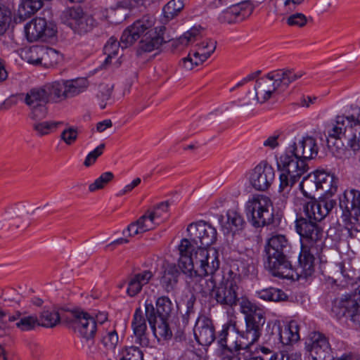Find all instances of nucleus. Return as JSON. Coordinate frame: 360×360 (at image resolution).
<instances>
[{
  "label": "nucleus",
  "mask_w": 360,
  "mask_h": 360,
  "mask_svg": "<svg viewBox=\"0 0 360 360\" xmlns=\"http://www.w3.org/2000/svg\"><path fill=\"white\" fill-rule=\"evenodd\" d=\"M153 277V274L149 270H145L134 274L129 281L127 290L130 297H134L141 292L144 285L147 284Z\"/></svg>",
  "instance_id": "obj_32"
},
{
  "label": "nucleus",
  "mask_w": 360,
  "mask_h": 360,
  "mask_svg": "<svg viewBox=\"0 0 360 360\" xmlns=\"http://www.w3.org/2000/svg\"><path fill=\"white\" fill-rule=\"evenodd\" d=\"M120 46L122 47L121 41L118 42L115 37H110L108 39L103 49L104 53L107 55L104 61L105 65L110 63L112 59L115 58L119 54Z\"/></svg>",
  "instance_id": "obj_46"
},
{
  "label": "nucleus",
  "mask_w": 360,
  "mask_h": 360,
  "mask_svg": "<svg viewBox=\"0 0 360 360\" xmlns=\"http://www.w3.org/2000/svg\"><path fill=\"white\" fill-rule=\"evenodd\" d=\"M145 314L154 335L157 338L160 337L164 340L172 338V332L169 327L167 319H157L155 307L151 301L146 300L145 302Z\"/></svg>",
  "instance_id": "obj_22"
},
{
  "label": "nucleus",
  "mask_w": 360,
  "mask_h": 360,
  "mask_svg": "<svg viewBox=\"0 0 360 360\" xmlns=\"http://www.w3.org/2000/svg\"><path fill=\"white\" fill-rule=\"evenodd\" d=\"M203 28L200 26H194L184 32L179 38L172 41L173 46L182 45L188 46L202 37Z\"/></svg>",
  "instance_id": "obj_36"
},
{
  "label": "nucleus",
  "mask_w": 360,
  "mask_h": 360,
  "mask_svg": "<svg viewBox=\"0 0 360 360\" xmlns=\"http://www.w3.org/2000/svg\"><path fill=\"white\" fill-rule=\"evenodd\" d=\"M240 309L245 315L246 328L245 331L238 332L240 335L238 345L249 347L258 340L266 319L263 309L247 298H242Z\"/></svg>",
  "instance_id": "obj_7"
},
{
  "label": "nucleus",
  "mask_w": 360,
  "mask_h": 360,
  "mask_svg": "<svg viewBox=\"0 0 360 360\" xmlns=\"http://www.w3.org/2000/svg\"><path fill=\"white\" fill-rule=\"evenodd\" d=\"M238 269L241 271V274L248 275L249 274H254L257 264V260L254 257V252L249 251L248 255H242L238 260Z\"/></svg>",
  "instance_id": "obj_40"
},
{
  "label": "nucleus",
  "mask_w": 360,
  "mask_h": 360,
  "mask_svg": "<svg viewBox=\"0 0 360 360\" xmlns=\"http://www.w3.org/2000/svg\"><path fill=\"white\" fill-rule=\"evenodd\" d=\"M105 148V144L101 143L97 146L93 151L90 152L84 162L86 167L92 165L97 160V158L102 155Z\"/></svg>",
  "instance_id": "obj_56"
},
{
  "label": "nucleus",
  "mask_w": 360,
  "mask_h": 360,
  "mask_svg": "<svg viewBox=\"0 0 360 360\" xmlns=\"http://www.w3.org/2000/svg\"><path fill=\"white\" fill-rule=\"evenodd\" d=\"M160 224L159 221H154V214H149L147 211L143 215L140 217L136 221L131 223L123 231L125 235L134 237L139 234H142L145 232L153 230L157 226Z\"/></svg>",
  "instance_id": "obj_27"
},
{
  "label": "nucleus",
  "mask_w": 360,
  "mask_h": 360,
  "mask_svg": "<svg viewBox=\"0 0 360 360\" xmlns=\"http://www.w3.org/2000/svg\"><path fill=\"white\" fill-rule=\"evenodd\" d=\"M153 25L154 20L152 17L143 16L127 27L121 36L122 49H127L139 39H141L145 35L156 30Z\"/></svg>",
  "instance_id": "obj_16"
},
{
  "label": "nucleus",
  "mask_w": 360,
  "mask_h": 360,
  "mask_svg": "<svg viewBox=\"0 0 360 360\" xmlns=\"http://www.w3.org/2000/svg\"><path fill=\"white\" fill-rule=\"evenodd\" d=\"M143 352L138 347L125 346L118 354L119 360H144Z\"/></svg>",
  "instance_id": "obj_44"
},
{
  "label": "nucleus",
  "mask_w": 360,
  "mask_h": 360,
  "mask_svg": "<svg viewBox=\"0 0 360 360\" xmlns=\"http://www.w3.org/2000/svg\"><path fill=\"white\" fill-rule=\"evenodd\" d=\"M274 328H276L281 342L283 345H290L300 340L299 325L297 321H291L288 324L281 327L279 323H274Z\"/></svg>",
  "instance_id": "obj_30"
},
{
  "label": "nucleus",
  "mask_w": 360,
  "mask_h": 360,
  "mask_svg": "<svg viewBox=\"0 0 360 360\" xmlns=\"http://www.w3.org/2000/svg\"><path fill=\"white\" fill-rule=\"evenodd\" d=\"M236 275L229 271L227 275L221 274L219 282L214 292L212 298L217 304L224 307H233L239 301L238 285Z\"/></svg>",
  "instance_id": "obj_12"
},
{
  "label": "nucleus",
  "mask_w": 360,
  "mask_h": 360,
  "mask_svg": "<svg viewBox=\"0 0 360 360\" xmlns=\"http://www.w3.org/2000/svg\"><path fill=\"white\" fill-rule=\"evenodd\" d=\"M240 309L245 315L246 328L245 331L238 332L240 335L238 345L249 347L258 340L266 319L263 309L247 298H242Z\"/></svg>",
  "instance_id": "obj_8"
},
{
  "label": "nucleus",
  "mask_w": 360,
  "mask_h": 360,
  "mask_svg": "<svg viewBox=\"0 0 360 360\" xmlns=\"http://www.w3.org/2000/svg\"><path fill=\"white\" fill-rule=\"evenodd\" d=\"M253 9L251 1H244L229 6L220 14L219 19L221 22L227 23L242 21L251 15Z\"/></svg>",
  "instance_id": "obj_25"
},
{
  "label": "nucleus",
  "mask_w": 360,
  "mask_h": 360,
  "mask_svg": "<svg viewBox=\"0 0 360 360\" xmlns=\"http://www.w3.org/2000/svg\"><path fill=\"white\" fill-rule=\"evenodd\" d=\"M290 244L285 235L274 234L265 246V267L272 276L287 278L290 275L292 265L288 257Z\"/></svg>",
  "instance_id": "obj_3"
},
{
  "label": "nucleus",
  "mask_w": 360,
  "mask_h": 360,
  "mask_svg": "<svg viewBox=\"0 0 360 360\" xmlns=\"http://www.w3.org/2000/svg\"><path fill=\"white\" fill-rule=\"evenodd\" d=\"M119 342V337L117 331L112 330L106 332L101 337V342L106 352H111L115 350Z\"/></svg>",
  "instance_id": "obj_47"
},
{
  "label": "nucleus",
  "mask_w": 360,
  "mask_h": 360,
  "mask_svg": "<svg viewBox=\"0 0 360 360\" xmlns=\"http://www.w3.org/2000/svg\"><path fill=\"white\" fill-rule=\"evenodd\" d=\"M336 202L330 199L315 200L314 198L305 203L304 212L307 219L320 221L334 208Z\"/></svg>",
  "instance_id": "obj_21"
},
{
  "label": "nucleus",
  "mask_w": 360,
  "mask_h": 360,
  "mask_svg": "<svg viewBox=\"0 0 360 360\" xmlns=\"http://www.w3.org/2000/svg\"><path fill=\"white\" fill-rule=\"evenodd\" d=\"M11 21V10L4 4L0 3V36L6 32Z\"/></svg>",
  "instance_id": "obj_52"
},
{
  "label": "nucleus",
  "mask_w": 360,
  "mask_h": 360,
  "mask_svg": "<svg viewBox=\"0 0 360 360\" xmlns=\"http://www.w3.org/2000/svg\"><path fill=\"white\" fill-rule=\"evenodd\" d=\"M25 32L27 40L32 42L53 37L56 33V28L53 23L48 22L44 18H36L26 24Z\"/></svg>",
  "instance_id": "obj_19"
},
{
  "label": "nucleus",
  "mask_w": 360,
  "mask_h": 360,
  "mask_svg": "<svg viewBox=\"0 0 360 360\" xmlns=\"http://www.w3.org/2000/svg\"><path fill=\"white\" fill-rule=\"evenodd\" d=\"M114 177V174L111 172L103 173L98 179L89 186L90 192H95L98 190L103 189Z\"/></svg>",
  "instance_id": "obj_51"
},
{
  "label": "nucleus",
  "mask_w": 360,
  "mask_h": 360,
  "mask_svg": "<svg viewBox=\"0 0 360 360\" xmlns=\"http://www.w3.org/2000/svg\"><path fill=\"white\" fill-rule=\"evenodd\" d=\"M179 277V271L175 266H167L160 279V285L164 290L167 292H172L174 290Z\"/></svg>",
  "instance_id": "obj_34"
},
{
  "label": "nucleus",
  "mask_w": 360,
  "mask_h": 360,
  "mask_svg": "<svg viewBox=\"0 0 360 360\" xmlns=\"http://www.w3.org/2000/svg\"><path fill=\"white\" fill-rule=\"evenodd\" d=\"M245 211L249 222L255 228H261L274 221L273 202L269 197L255 194L245 203Z\"/></svg>",
  "instance_id": "obj_9"
},
{
  "label": "nucleus",
  "mask_w": 360,
  "mask_h": 360,
  "mask_svg": "<svg viewBox=\"0 0 360 360\" xmlns=\"http://www.w3.org/2000/svg\"><path fill=\"white\" fill-rule=\"evenodd\" d=\"M240 349L234 353L226 354L222 357V360H245L248 352H240Z\"/></svg>",
  "instance_id": "obj_64"
},
{
  "label": "nucleus",
  "mask_w": 360,
  "mask_h": 360,
  "mask_svg": "<svg viewBox=\"0 0 360 360\" xmlns=\"http://www.w3.org/2000/svg\"><path fill=\"white\" fill-rule=\"evenodd\" d=\"M15 326L22 331H29L39 326V319L35 315L20 316Z\"/></svg>",
  "instance_id": "obj_50"
},
{
  "label": "nucleus",
  "mask_w": 360,
  "mask_h": 360,
  "mask_svg": "<svg viewBox=\"0 0 360 360\" xmlns=\"http://www.w3.org/2000/svg\"><path fill=\"white\" fill-rule=\"evenodd\" d=\"M131 327L135 337V343L141 347H148L150 344L149 339L146 335L147 326L143 311L140 307L137 308L134 314L131 322Z\"/></svg>",
  "instance_id": "obj_29"
},
{
  "label": "nucleus",
  "mask_w": 360,
  "mask_h": 360,
  "mask_svg": "<svg viewBox=\"0 0 360 360\" xmlns=\"http://www.w3.org/2000/svg\"><path fill=\"white\" fill-rule=\"evenodd\" d=\"M156 308H155V315L157 319H167L173 309L174 306L168 297L161 296L156 300Z\"/></svg>",
  "instance_id": "obj_39"
},
{
  "label": "nucleus",
  "mask_w": 360,
  "mask_h": 360,
  "mask_svg": "<svg viewBox=\"0 0 360 360\" xmlns=\"http://www.w3.org/2000/svg\"><path fill=\"white\" fill-rule=\"evenodd\" d=\"M89 82L85 78L61 79L44 86L33 88L25 96L24 102L29 107V117L33 120H41L48 114L49 102L59 103L84 92Z\"/></svg>",
  "instance_id": "obj_1"
},
{
  "label": "nucleus",
  "mask_w": 360,
  "mask_h": 360,
  "mask_svg": "<svg viewBox=\"0 0 360 360\" xmlns=\"http://www.w3.org/2000/svg\"><path fill=\"white\" fill-rule=\"evenodd\" d=\"M314 250L315 248L302 246L299 256V266L300 274L307 277L312 274L314 270Z\"/></svg>",
  "instance_id": "obj_31"
},
{
  "label": "nucleus",
  "mask_w": 360,
  "mask_h": 360,
  "mask_svg": "<svg viewBox=\"0 0 360 360\" xmlns=\"http://www.w3.org/2000/svg\"><path fill=\"white\" fill-rule=\"evenodd\" d=\"M41 52L42 53L40 55L41 64L48 65L51 63L53 62L52 59L57 56V52L54 49L46 46H41Z\"/></svg>",
  "instance_id": "obj_59"
},
{
  "label": "nucleus",
  "mask_w": 360,
  "mask_h": 360,
  "mask_svg": "<svg viewBox=\"0 0 360 360\" xmlns=\"http://www.w3.org/2000/svg\"><path fill=\"white\" fill-rule=\"evenodd\" d=\"M305 349L310 353L312 360H360V357L354 358L351 353L335 358L328 339L316 331L309 333L305 342Z\"/></svg>",
  "instance_id": "obj_10"
},
{
  "label": "nucleus",
  "mask_w": 360,
  "mask_h": 360,
  "mask_svg": "<svg viewBox=\"0 0 360 360\" xmlns=\"http://www.w3.org/2000/svg\"><path fill=\"white\" fill-rule=\"evenodd\" d=\"M184 6V0H171L163 8L164 16L168 20L172 19Z\"/></svg>",
  "instance_id": "obj_48"
},
{
  "label": "nucleus",
  "mask_w": 360,
  "mask_h": 360,
  "mask_svg": "<svg viewBox=\"0 0 360 360\" xmlns=\"http://www.w3.org/2000/svg\"><path fill=\"white\" fill-rule=\"evenodd\" d=\"M60 316L55 310H44L39 319V326L53 328L60 322Z\"/></svg>",
  "instance_id": "obj_45"
},
{
  "label": "nucleus",
  "mask_w": 360,
  "mask_h": 360,
  "mask_svg": "<svg viewBox=\"0 0 360 360\" xmlns=\"http://www.w3.org/2000/svg\"><path fill=\"white\" fill-rule=\"evenodd\" d=\"M283 1V11L290 12L295 9L297 6L300 5L304 0H281Z\"/></svg>",
  "instance_id": "obj_63"
},
{
  "label": "nucleus",
  "mask_w": 360,
  "mask_h": 360,
  "mask_svg": "<svg viewBox=\"0 0 360 360\" xmlns=\"http://www.w3.org/2000/svg\"><path fill=\"white\" fill-rule=\"evenodd\" d=\"M179 266L181 271H184V266L190 264L193 269H198L199 274H222L219 271V260L215 250L202 247L196 248L189 240L184 238L179 245Z\"/></svg>",
  "instance_id": "obj_2"
},
{
  "label": "nucleus",
  "mask_w": 360,
  "mask_h": 360,
  "mask_svg": "<svg viewBox=\"0 0 360 360\" xmlns=\"http://www.w3.org/2000/svg\"><path fill=\"white\" fill-rule=\"evenodd\" d=\"M187 231L189 236L188 240L196 248L198 247L207 248L217 240L216 229L205 221L190 224L187 227Z\"/></svg>",
  "instance_id": "obj_15"
},
{
  "label": "nucleus",
  "mask_w": 360,
  "mask_h": 360,
  "mask_svg": "<svg viewBox=\"0 0 360 360\" xmlns=\"http://www.w3.org/2000/svg\"><path fill=\"white\" fill-rule=\"evenodd\" d=\"M113 87L114 86L112 84H101L98 86L97 97L101 101L100 103L101 108H105L106 103L105 102L110 98Z\"/></svg>",
  "instance_id": "obj_53"
},
{
  "label": "nucleus",
  "mask_w": 360,
  "mask_h": 360,
  "mask_svg": "<svg viewBox=\"0 0 360 360\" xmlns=\"http://www.w3.org/2000/svg\"><path fill=\"white\" fill-rule=\"evenodd\" d=\"M346 229L349 234V243L354 248H358L360 246V224L351 223L349 221H346Z\"/></svg>",
  "instance_id": "obj_49"
},
{
  "label": "nucleus",
  "mask_w": 360,
  "mask_h": 360,
  "mask_svg": "<svg viewBox=\"0 0 360 360\" xmlns=\"http://www.w3.org/2000/svg\"><path fill=\"white\" fill-rule=\"evenodd\" d=\"M61 139L68 145H72L77 138V131L69 127L63 131L60 134Z\"/></svg>",
  "instance_id": "obj_61"
},
{
  "label": "nucleus",
  "mask_w": 360,
  "mask_h": 360,
  "mask_svg": "<svg viewBox=\"0 0 360 360\" xmlns=\"http://www.w3.org/2000/svg\"><path fill=\"white\" fill-rule=\"evenodd\" d=\"M229 330V326L224 325L223 326L218 340L220 346L224 348H228L229 349H231L232 347L237 349L247 348L248 347H240V345H238V343H240V338L235 342L231 338Z\"/></svg>",
  "instance_id": "obj_42"
},
{
  "label": "nucleus",
  "mask_w": 360,
  "mask_h": 360,
  "mask_svg": "<svg viewBox=\"0 0 360 360\" xmlns=\"http://www.w3.org/2000/svg\"><path fill=\"white\" fill-rule=\"evenodd\" d=\"M169 204L167 202H162L151 210H148L147 212L149 214H154V221H160V219L163 216L164 213H167L168 211Z\"/></svg>",
  "instance_id": "obj_57"
},
{
  "label": "nucleus",
  "mask_w": 360,
  "mask_h": 360,
  "mask_svg": "<svg viewBox=\"0 0 360 360\" xmlns=\"http://www.w3.org/2000/svg\"><path fill=\"white\" fill-rule=\"evenodd\" d=\"M165 30V27L163 26L156 27V30L150 32L148 35H145V37L140 39L136 51L137 54L151 52L166 42L163 37Z\"/></svg>",
  "instance_id": "obj_28"
},
{
  "label": "nucleus",
  "mask_w": 360,
  "mask_h": 360,
  "mask_svg": "<svg viewBox=\"0 0 360 360\" xmlns=\"http://www.w3.org/2000/svg\"><path fill=\"white\" fill-rule=\"evenodd\" d=\"M314 174L316 176L319 190H322L326 194L330 195L337 191L338 179L333 174L323 170H316Z\"/></svg>",
  "instance_id": "obj_33"
},
{
  "label": "nucleus",
  "mask_w": 360,
  "mask_h": 360,
  "mask_svg": "<svg viewBox=\"0 0 360 360\" xmlns=\"http://www.w3.org/2000/svg\"><path fill=\"white\" fill-rule=\"evenodd\" d=\"M306 16L300 13L291 15L287 19V23L290 26L304 27L307 24Z\"/></svg>",
  "instance_id": "obj_60"
},
{
  "label": "nucleus",
  "mask_w": 360,
  "mask_h": 360,
  "mask_svg": "<svg viewBox=\"0 0 360 360\" xmlns=\"http://www.w3.org/2000/svg\"><path fill=\"white\" fill-rule=\"evenodd\" d=\"M328 134L332 138H344L351 150L360 152V107H352L346 116L338 115Z\"/></svg>",
  "instance_id": "obj_6"
},
{
  "label": "nucleus",
  "mask_w": 360,
  "mask_h": 360,
  "mask_svg": "<svg viewBox=\"0 0 360 360\" xmlns=\"http://www.w3.org/2000/svg\"><path fill=\"white\" fill-rule=\"evenodd\" d=\"M279 174L278 192L283 197L288 198L293 195L292 188L300 177L307 172L306 161L287 148L276 162Z\"/></svg>",
  "instance_id": "obj_4"
},
{
  "label": "nucleus",
  "mask_w": 360,
  "mask_h": 360,
  "mask_svg": "<svg viewBox=\"0 0 360 360\" xmlns=\"http://www.w3.org/2000/svg\"><path fill=\"white\" fill-rule=\"evenodd\" d=\"M269 360H302L301 356L296 354H288L285 350L272 354Z\"/></svg>",
  "instance_id": "obj_62"
},
{
  "label": "nucleus",
  "mask_w": 360,
  "mask_h": 360,
  "mask_svg": "<svg viewBox=\"0 0 360 360\" xmlns=\"http://www.w3.org/2000/svg\"><path fill=\"white\" fill-rule=\"evenodd\" d=\"M195 49L193 51V56H198L204 62L209 58L217 48V41L211 39H207L195 45Z\"/></svg>",
  "instance_id": "obj_37"
},
{
  "label": "nucleus",
  "mask_w": 360,
  "mask_h": 360,
  "mask_svg": "<svg viewBox=\"0 0 360 360\" xmlns=\"http://www.w3.org/2000/svg\"><path fill=\"white\" fill-rule=\"evenodd\" d=\"M193 332L199 345L208 346L215 340L214 327L212 321L207 317L198 319Z\"/></svg>",
  "instance_id": "obj_26"
},
{
  "label": "nucleus",
  "mask_w": 360,
  "mask_h": 360,
  "mask_svg": "<svg viewBox=\"0 0 360 360\" xmlns=\"http://www.w3.org/2000/svg\"><path fill=\"white\" fill-rule=\"evenodd\" d=\"M204 63V61L198 56H193L191 50L188 56L181 59V65L186 70H191L194 67L198 66Z\"/></svg>",
  "instance_id": "obj_54"
},
{
  "label": "nucleus",
  "mask_w": 360,
  "mask_h": 360,
  "mask_svg": "<svg viewBox=\"0 0 360 360\" xmlns=\"http://www.w3.org/2000/svg\"><path fill=\"white\" fill-rule=\"evenodd\" d=\"M41 46H33L25 51V58L30 64H41L40 55H41Z\"/></svg>",
  "instance_id": "obj_55"
},
{
  "label": "nucleus",
  "mask_w": 360,
  "mask_h": 360,
  "mask_svg": "<svg viewBox=\"0 0 360 360\" xmlns=\"http://www.w3.org/2000/svg\"><path fill=\"white\" fill-rule=\"evenodd\" d=\"M332 312L338 319L346 317L355 326H360V303L351 300L349 295H342L334 300Z\"/></svg>",
  "instance_id": "obj_18"
},
{
  "label": "nucleus",
  "mask_w": 360,
  "mask_h": 360,
  "mask_svg": "<svg viewBox=\"0 0 360 360\" xmlns=\"http://www.w3.org/2000/svg\"><path fill=\"white\" fill-rule=\"evenodd\" d=\"M295 228L301 237L302 246L315 248L317 252L322 244L323 232L321 227L315 221L300 217L295 221Z\"/></svg>",
  "instance_id": "obj_14"
},
{
  "label": "nucleus",
  "mask_w": 360,
  "mask_h": 360,
  "mask_svg": "<svg viewBox=\"0 0 360 360\" xmlns=\"http://www.w3.org/2000/svg\"><path fill=\"white\" fill-rule=\"evenodd\" d=\"M60 18L65 25L79 35L87 34L97 25L96 20L91 15L85 13L80 6L66 8Z\"/></svg>",
  "instance_id": "obj_13"
},
{
  "label": "nucleus",
  "mask_w": 360,
  "mask_h": 360,
  "mask_svg": "<svg viewBox=\"0 0 360 360\" xmlns=\"http://www.w3.org/2000/svg\"><path fill=\"white\" fill-rule=\"evenodd\" d=\"M259 298L271 302H281L287 300L288 296L280 289L275 288H265L257 292Z\"/></svg>",
  "instance_id": "obj_41"
},
{
  "label": "nucleus",
  "mask_w": 360,
  "mask_h": 360,
  "mask_svg": "<svg viewBox=\"0 0 360 360\" xmlns=\"http://www.w3.org/2000/svg\"><path fill=\"white\" fill-rule=\"evenodd\" d=\"M182 272L186 276V283L193 292L205 298L209 296L212 297L221 276L199 274L198 269H193L190 264L187 267L184 266V271Z\"/></svg>",
  "instance_id": "obj_11"
},
{
  "label": "nucleus",
  "mask_w": 360,
  "mask_h": 360,
  "mask_svg": "<svg viewBox=\"0 0 360 360\" xmlns=\"http://www.w3.org/2000/svg\"><path fill=\"white\" fill-rule=\"evenodd\" d=\"M32 124V128L37 134L43 136L49 134L53 130L56 129L60 125L63 124L62 122L56 121H44L35 120Z\"/></svg>",
  "instance_id": "obj_43"
},
{
  "label": "nucleus",
  "mask_w": 360,
  "mask_h": 360,
  "mask_svg": "<svg viewBox=\"0 0 360 360\" xmlns=\"http://www.w3.org/2000/svg\"><path fill=\"white\" fill-rule=\"evenodd\" d=\"M281 136V134L278 132H275L273 134L266 137L262 142V146L269 150H274L279 147V138Z\"/></svg>",
  "instance_id": "obj_58"
},
{
  "label": "nucleus",
  "mask_w": 360,
  "mask_h": 360,
  "mask_svg": "<svg viewBox=\"0 0 360 360\" xmlns=\"http://www.w3.org/2000/svg\"><path fill=\"white\" fill-rule=\"evenodd\" d=\"M228 227L223 226L225 233L241 231L245 226V221L242 214L236 209H230L226 212Z\"/></svg>",
  "instance_id": "obj_35"
},
{
  "label": "nucleus",
  "mask_w": 360,
  "mask_h": 360,
  "mask_svg": "<svg viewBox=\"0 0 360 360\" xmlns=\"http://www.w3.org/2000/svg\"><path fill=\"white\" fill-rule=\"evenodd\" d=\"M303 75L301 71L296 72L290 69L278 70L269 73L257 80L253 100L260 103L266 102L274 92L283 91L290 83L301 78Z\"/></svg>",
  "instance_id": "obj_5"
},
{
  "label": "nucleus",
  "mask_w": 360,
  "mask_h": 360,
  "mask_svg": "<svg viewBox=\"0 0 360 360\" xmlns=\"http://www.w3.org/2000/svg\"><path fill=\"white\" fill-rule=\"evenodd\" d=\"M339 205L342 210L345 221L360 224V191L351 189L345 191L339 198Z\"/></svg>",
  "instance_id": "obj_17"
},
{
  "label": "nucleus",
  "mask_w": 360,
  "mask_h": 360,
  "mask_svg": "<svg viewBox=\"0 0 360 360\" xmlns=\"http://www.w3.org/2000/svg\"><path fill=\"white\" fill-rule=\"evenodd\" d=\"M72 322L76 332L89 341L93 340L97 331L94 316L84 311H75Z\"/></svg>",
  "instance_id": "obj_24"
},
{
  "label": "nucleus",
  "mask_w": 360,
  "mask_h": 360,
  "mask_svg": "<svg viewBox=\"0 0 360 360\" xmlns=\"http://www.w3.org/2000/svg\"><path fill=\"white\" fill-rule=\"evenodd\" d=\"M274 177L275 172L273 167L266 161H262L252 169L250 182L255 190L264 191L270 187Z\"/></svg>",
  "instance_id": "obj_20"
},
{
  "label": "nucleus",
  "mask_w": 360,
  "mask_h": 360,
  "mask_svg": "<svg viewBox=\"0 0 360 360\" xmlns=\"http://www.w3.org/2000/svg\"><path fill=\"white\" fill-rule=\"evenodd\" d=\"M288 148L289 152L295 153L304 161L313 159L319 152L316 139L309 136L295 138V141Z\"/></svg>",
  "instance_id": "obj_23"
},
{
  "label": "nucleus",
  "mask_w": 360,
  "mask_h": 360,
  "mask_svg": "<svg viewBox=\"0 0 360 360\" xmlns=\"http://www.w3.org/2000/svg\"><path fill=\"white\" fill-rule=\"evenodd\" d=\"M300 188L304 196L309 198H314V193L319 190L314 172L303 178L300 184Z\"/></svg>",
  "instance_id": "obj_38"
}]
</instances>
